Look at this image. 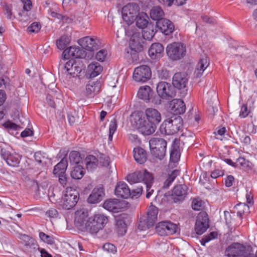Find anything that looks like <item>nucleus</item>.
<instances>
[{
    "label": "nucleus",
    "mask_w": 257,
    "mask_h": 257,
    "mask_svg": "<svg viewBox=\"0 0 257 257\" xmlns=\"http://www.w3.org/2000/svg\"><path fill=\"white\" fill-rule=\"evenodd\" d=\"M161 119L160 112L152 107L147 108L144 111H135L131 115L132 126L144 136L153 134Z\"/></svg>",
    "instance_id": "obj_1"
},
{
    "label": "nucleus",
    "mask_w": 257,
    "mask_h": 257,
    "mask_svg": "<svg viewBox=\"0 0 257 257\" xmlns=\"http://www.w3.org/2000/svg\"><path fill=\"white\" fill-rule=\"evenodd\" d=\"M127 181L131 184L143 182L146 186V197L147 198H149L154 192V190L151 189L153 177L150 173L146 170L128 175L127 176Z\"/></svg>",
    "instance_id": "obj_2"
},
{
    "label": "nucleus",
    "mask_w": 257,
    "mask_h": 257,
    "mask_svg": "<svg viewBox=\"0 0 257 257\" xmlns=\"http://www.w3.org/2000/svg\"><path fill=\"white\" fill-rule=\"evenodd\" d=\"M183 120L178 115H173L162 123L160 130L162 133L172 135L177 133L182 127Z\"/></svg>",
    "instance_id": "obj_3"
},
{
    "label": "nucleus",
    "mask_w": 257,
    "mask_h": 257,
    "mask_svg": "<svg viewBox=\"0 0 257 257\" xmlns=\"http://www.w3.org/2000/svg\"><path fill=\"white\" fill-rule=\"evenodd\" d=\"M78 199V192L74 188L69 187L63 191L62 198L58 203L63 208L69 209L76 204Z\"/></svg>",
    "instance_id": "obj_4"
},
{
    "label": "nucleus",
    "mask_w": 257,
    "mask_h": 257,
    "mask_svg": "<svg viewBox=\"0 0 257 257\" xmlns=\"http://www.w3.org/2000/svg\"><path fill=\"white\" fill-rule=\"evenodd\" d=\"M107 221V217L104 215L101 214H95L89 217L85 231L91 234L96 233L104 228Z\"/></svg>",
    "instance_id": "obj_5"
},
{
    "label": "nucleus",
    "mask_w": 257,
    "mask_h": 257,
    "mask_svg": "<svg viewBox=\"0 0 257 257\" xmlns=\"http://www.w3.org/2000/svg\"><path fill=\"white\" fill-rule=\"evenodd\" d=\"M166 53L168 57L173 61H178L186 55V46L181 42H173L166 47Z\"/></svg>",
    "instance_id": "obj_6"
},
{
    "label": "nucleus",
    "mask_w": 257,
    "mask_h": 257,
    "mask_svg": "<svg viewBox=\"0 0 257 257\" xmlns=\"http://www.w3.org/2000/svg\"><path fill=\"white\" fill-rule=\"evenodd\" d=\"M140 7L135 3H129L121 10V17L124 22L128 25L132 24L139 14Z\"/></svg>",
    "instance_id": "obj_7"
},
{
    "label": "nucleus",
    "mask_w": 257,
    "mask_h": 257,
    "mask_svg": "<svg viewBox=\"0 0 257 257\" xmlns=\"http://www.w3.org/2000/svg\"><path fill=\"white\" fill-rule=\"evenodd\" d=\"M149 145L153 155L160 160L162 159L166 151V141L161 138H152L149 141Z\"/></svg>",
    "instance_id": "obj_8"
},
{
    "label": "nucleus",
    "mask_w": 257,
    "mask_h": 257,
    "mask_svg": "<svg viewBox=\"0 0 257 257\" xmlns=\"http://www.w3.org/2000/svg\"><path fill=\"white\" fill-rule=\"evenodd\" d=\"M151 76L150 67L147 65H141L135 69L133 78L138 82H145L151 78Z\"/></svg>",
    "instance_id": "obj_9"
},
{
    "label": "nucleus",
    "mask_w": 257,
    "mask_h": 257,
    "mask_svg": "<svg viewBox=\"0 0 257 257\" xmlns=\"http://www.w3.org/2000/svg\"><path fill=\"white\" fill-rule=\"evenodd\" d=\"M157 92L162 99H170L175 96V91L173 86L166 82H161L157 86Z\"/></svg>",
    "instance_id": "obj_10"
},
{
    "label": "nucleus",
    "mask_w": 257,
    "mask_h": 257,
    "mask_svg": "<svg viewBox=\"0 0 257 257\" xmlns=\"http://www.w3.org/2000/svg\"><path fill=\"white\" fill-rule=\"evenodd\" d=\"M156 229L160 235L165 236L176 233L178 227L177 224L170 221H162L158 223Z\"/></svg>",
    "instance_id": "obj_11"
},
{
    "label": "nucleus",
    "mask_w": 257,
    "mask_h": 257,
    "mask_svg": "<svg viewBox=\"0 0 257 257\" xmlns=\"http://www.w3.org/2000/svg\"><path fill=\"white\" fill-rule=\"evenodd\" d=\"M188 77L185 73H176L173 77L172 84L174 87L180 90L183 93L187 90Z\"/></svg>",
    "instance_id": "obj_12"
},
{
    "label": "nucleus",
    "mask_w": 257,
    "mask_h": 257,
    "mask_svg": "<svg viewBox=\"0 0 257 257\" xmlns=\"http://www.w3.org/2000/svg\"><path fill=\"white\" fill-rule=\"evenodd\" d=\"M88 212L85 209H80L75 212L74 223L82 231H85L88 220Z\"/></svg>",
    "instance_id": "obj_13"
},
{
    "label": "nucleus",
    "mask_w": 257,
    "mask_h": 257,
    "mask_svg": "<svg viewBox=\"0 0 257 257\" xmlns=\"http://www.w3.org/2000/svg\"><path fill=\"white\" fill-rule=\"evenodd\" d=\"M208 218L206 213L200 212L197 216L195 230L197 234H203L208 228Z\"/></svg>",
    "instance_id": "obj_14"
},
{
    "label": "nucleus",
    "mask_w": 257,
    "mask_h": 257,
    "mask_svg": "<svg viewBox=\"0 0 257 257\" xmlns=\"http://www.w3.org/2000/svg\"><path fill=\"white\" fill-rule=\"evenodd\" d=\"M245 250L246 248L243 245L234 243L226 248L225 254L229 257L241 256L244 255Z\"/></svg>",
    "instance_id": "obj_15"
},
{
    "label": "nucleus",
    "mask_w": 257,
    "mask_h": 257,
    "mask_svg": "<svg viewBox=\"0 0 257 257\" xmlns=\"http://www.w3.org/2000/svg\"><path fill=\"white\" fill-rule=\"evenodd\" d=\"M78 43L82 48L89 51H93L98 49L99 41L89 37H85L79 39Z\"/></svg>",
    "instance_id": "obj_16"
},
{
    "label": "nucleus",
    "mask_w": 257,
    "mask_h": 257,
    "mask_svg": "<svg viewBox=\"0 0 257 257\" xmlns=\"http://www.w3.org/2000/svg\"><path fill=\"white\" fill-rule=\"evenodd\" d=\"M209 59L206 55L202 56L196 66L194 73L195 78H198L202 76L205 70L209 65Z\"/></svg>",
    "instance_id": "obj_17"
},
{
    "label": "nucleus",
    "mask_w": 257,
    "mask_h": 257,
    "mask_svg": "<svg viewBox=\"0 0 257 257\" xmlns=\"http://www.w3.org/2000/svg\"><path fill=\"white\" fill-rule=\"evenodd\" d=\"M209 59L206 55L202 56L196 66L194 73L195 78H198L202 76L205 70L209 65Z\"/></svg>",
    "instance_id": "obj_18"
},
{
    "label": "nucleus",
    "mask_w": 257,
    "mask_h": 257,
    "mask_svg": "<svg viewBox=\"0 0 257 257\" xmlns=\"http://www.w3.org/2000/svg\"><path fill=\"white\" fill-rule=\"evenodd\" d=\"M209 59L206 55L202 56L196 66L194 73L195 78H198L202 76L205 70L209 65Z\"/></svg>",
    "instance_id": "obj_19"
},
{
    "label": "nucleus",
    "mask_w": 257,
    "mask_h": 257,
    "mask_svg": "<svg viewBox=\"0 0 257 257\" xmlns=\"http://www.w3.org/2000/svg\"><path fill=\"white\" fill-rule=\"evenodd\" d=\"M156 26L165 35H169L174 30L172 22L167 19H161L156 22Z\"/></svg>",
    "instance_id": "obj_20"
},
{
    "label": "nucleus",
    "mask_w": 257,
    "mask_h": 257,
    "mask_svg": "<svg viewBox=\"0 0 257 257\" xmlns=\"http://www.w3.org/2000/svg\"><path fill=\"white\" fill-rule=\"evenodd\" d=\"M126 35L131 36L129 42L130 48L135 52L139 51L141 48V41L142 36L140 32H134L132 35L128 31H126Z\"/></svg>",
    "instance_id": "obj_21"
},
{
    "label": "nucleus",
    "mask_w": 257,
    "mask_h": 257,
    "mask_svg": "<svg viewBox=\"0 0 257 257\" xmlns=\"http://www.w3.org/2000/svg\"><path fill=\"white\" fill-rule=\"evenodd\" d=\"M114 194L118 197L127 199L130 196L131 191L126 183L119 182L116 185Z\"/></svg>",
    "instance_id": "obj_22"
},
{
    "label": "nucleus",
    "mask_w": 257,
    "mask_h": 257,
    "mask_svg": "<svg viewBox=\"0 0 257 257\" xmlns=\"http://www.w3.org/2000/svg\"><path fill=\"white\" fill-rule=\"evenodd\" d=\"M149 55L152 59L161 58L164 53V47L159 43L152 44L148 51Z\"/></svg>",
    "instance_id": "obj_23"
},
{
    "label": "nucleus",
    "mask_w": 257,
    "mask_h": 257,
    "mask_svg": "<svg viewBox=\"0 0 257 257\" xmlns=\"http://www.w3.org/2000/svg\"><path fill=\"white\" fill-rule=\"evenodd\" d=\"M187 187L186 185H180L175 186L172 190V196L174 202L183 200L187 194Z\"/></svg>",
    "instance_id": "obj_24"
},
{
    "label": "nucleus",
    "mask_w": 257,
    "mask_h": 257,
    "mask_svg": "<svg viewBox=\"0 0 257 257\" xmlns=\"http://www.w3.org/2000/svg\"><path fill=\"white\" fill-rule=\"evenodd\" d=\"M103 207L106 210L113 212H118L122 208L121 202L116 199L106 200L103 204Z\"/></svg>",
    "instance_id": "obj_25"
},
{
    "label": "nucleus",
    "mask_w": 257,
    "mask_h": 257,
    "mask_svg": "<svg viewBox=\"0 0 257 257\" xmlns=\"http://www.w3.org/2000/svg\"><path fill=\"white\" fill-rule=\"evenodd\" d=\"M170 107L172 113L175 115L184 113L186 110V106L184 102L180 99H175L171 101Z\"/></svg>",
    "instance_id": "obj_26"
},
{
    "label": "nucleus",
    "mask_w": 257,
    "mask_h": 257,
    "mask_svg": "<svg viewBox=\"0 0 257 257\" xmlns=\"http://www.w3.org/2000/svg\"><path fill=\"white\" fill-rule=\"evenodd\" d=\"M104 195L103 189L102 187L94 188L92 193L89 195L87 201L91 204L97 203L100 202Z\"/></svg>",
    "instance_id": "obj_27"
},
{
    "label": "nucleus",
    "mask_w": 257,
    "mask_h": 257,
    "mask_svg": "<svg viewBox=\"0 0 257 257\" xmlns=\"http://www.w3.org/2000/svg\"><path fill=\"white\" fill-rule=\"evenodd\" d=\"M81 51L78 47L75 46H71L66 49L63 52V58L64 59H69L80 58Z\"/></svg>",
    "instance_id": "obj_28"
},
{
    "label": "nucleus",
    "mask_w": 257,
    "mask_h": 257,
    "mask_svg": "<svg viewBox=\"0 0 257 257\" xmlns=\"http://www.w3.org/2000/svg\"><path fill=\"white\" fill-rule=\"evenodd\" d=\"M102 71V67L97 62L90 63L87 67V74L91 78H94L99 75Z\"/></svg>",
    "instance_id": "obj_29"
},
{
    "label": "nucleus",
    "mask_w": 257,
    "mask_h": 257,
    "mask_svg": "<svg viewBox=\"0 0 257 257\" xmlns=\"http://www.w3.org/2000/svg\"><path fill=\"white\" fill-rule=\"evenodd\" d=\"M153 95V91L148 85L141 87L138 92V97L144 100H149Z\"/></svg>",
    "instance_id": "obj_30"
},
{
    "label": "nucleus",
    "mask_w": 257,
    "mask_h": 257,
    "mask_svg": "<svg viewBox=\"0 0 257 257\" xmlns=\"http://www.w3.org/2000/svg\"><path fill=\"white\" fill-rule=\"evenodd\" d=\"M134 157L137 162L142 164L144 163L147 160V153L141 148H135L134 149Z\"/></svg>",
    "instance_id": "obj_31"
},
{
    "label": "nucleus",
    "mask_w": 257,
    "mask_h": 257,
    "mask_svg": "<svg viewBox=\"0 0 257 257\" xmlns=\"http://www.w3.org/2000/svg\"><path fill=\"white\" fill-rule=\"evenodd\" d=\"M149 18L148 15L144 12H139V14L137 17L136 25L139 28L142 29H145L148 24Z\"/></svg>",
    "instance_id": "obj_32"
},
{
    "label": "nucleus",
    "mask_w": 257,
    "mask_h": 257,
    "mask_svg": "<svg viewBox=\"0 0 257 257\" xmlns=\"http://www.w3.org/2000/svg\"><path fill=\"white\" fill-rule=\"evenodd\" d=\"M180 152L179 146L177 143L174 142L170 151V162L176 163L180 160Z\"/></svg>",
    "instance_id": "obj_33"
},
{
    "label": "nucleus",
    "mask_w": 257,
    "mask_h": 257,
    "mask_svg": "<svg viewBox=\"0 0 257 257\" xmlns=\"http://www.w3.org/2000/svg\"><path fill=\"white\" fill-rule=\"evenodd\" d=\"M68 166L67 161L65 159H63L58 163L54 168L53 173L55 175H60L65 174L66 169Z\"/></svg>",
    "instance_id": "obj_34"
},
{
    "label": "nucleus",
    "mask_w": 257,
    "mask_h": 257,
    "mask_svg": "<svg viewBox=\"0 0 257 257\" xmlns=\"http://www.w3.org/2000/svg\"><path fill=\"white\" fill-rule=\"evenodd\" d=\"M150 15L152 20L157 22L164 19L163 17L164 16V12L160 7L156 6L151 10Z\"/></svg>",
    "instance_id": "obj_35"
},
{
    "label": "nucleus",
    "mask_w": 257,
    "mask_h": 257,
    "mask_svg": "<svg viewBox=\"0 0 257 257\" xmlns=\"http://www.w3.org/2000/svg\"><path fill=\"white\" fill-rule=\"evenodd\" d=\"M85 165L88 171H92L96 168L98 164L97 158L93 155L87 156L85 160Z\"/></svg>",
    "instance_id": "obj_36"
},
{
    "label": "nucleus",
    "mask_w": 257,
    "mask_h": 257,
    "mask_svg": "<svg viewBox=\"0 0 257 257\" xmlns=\"http://www.w3.org/2000/svg\"><path fill=\"white\" fill-rule=\"evenodd\" d=\"M158 209L155 206H150L148 209L147 214L144 216L151 221V225H154L157 218Z\"/></svg>",
    "instance_id": "obj_37"
},
{
    "label": "nucleus",
    "mask_w": 257,
    "mask_h": 257,
    "mask_svg": "<svg viewBox=\"0 0 257 257\" xmlns=\"http://www.w3.org/2000/svg\"><path fill=\"white\" fill-rule=\"evenodd\" d=\"M156 28L152 25H149L142 31V36L145 39L150 40L156 33Z\"/></svg>",
    "instance_id": "obj_38"
},
{
    "label": "nucleus",
    "mask_w": 257,
    "mask_h": 257,
    "mask_svg": "<svg viewBox=\"0 0 257 257\" xmlns=\"http://www.w3.org/2000/svg\"><path fill=\"white\" fill-rule=\"evenodd\" d=\"M85 170L81 165H76L71 172V176L74 179H80L84 176Z\"/></svg>",
    "instance_id": "obj_39"
},
{
    "label": "nucleus",
    "mask_w": 257,
    "mask_h": 257,
    "mask_svg": "<svg viewBox=\"0 0 257 257\" xmlns=\"http://www.w3.org/2000/svg\"><path fill=\"white\" fill-rule=\"evenodd\" d=\"M8 165L11 166H17L20 163V156L17 154H10L4 158Z\"/></svg>",
    "instance_id": "obj_40"
},
{
    "label": "nucleus",
    "mask_w": 257,
    "mask_h": 257,
    "mask_svg": "<svg viewBox=\"0 0 257 257\" xmlns=\"http://www.w3.org/2000/svg\"><path fill=\"white\" fill-rule=\"evenodd\" d=\"M69 160L72 165H81L80 163L82 162V158L78 152L72 151L69 154Z\"/></svg>",
    "instance_id": "obj_41"
},
{
    "label": "nucleus",
    "mask_w": 257,
    "mask_h": 257,
    "mask_svg": "<svg viewBox=\"0 0 257 257\" xmlns=\"http://www.w3.org/2000/svg\"><path fill=\"white\" fill-rule=\"evenodd\" d=\"M236 166H240L245 171H248L251 168V163L243 157H239L237 159Z\"/></svg>",
    "instance_id": "obj_42"
},
{
    "label": "nucleus",
    "mask_w": 257,
    "mask_h": 257,
    "mask_svg": "<svg viewBox=\"0 0 257 257\" xmlns=\"http://www.w3.org/2000/svg\"><path fill=\"white\" fill-rule=\"evenodd\" d=\"M116 226L118 235H123L125 234L126 232V225L123 220L117 219Z\"/></svg>",
    "instance_id": "obj_43"
},
{
    "label": "nucleus",
    "mask_w": 257,
    "mask_h": 257,
    "mask_svg": "<svg viewBox=\"0 0 257 257\" xmlns=\"http://www.w3.org/2000/svg\"><path fill=\"white\" fill-rule=\"evenodd\" d=\"M70 38L67 36H63L57 41V48L60 50H63L69 44Z\"/></svg>",
    "instance_id": "obj_44"
},
{
    "label": "nucleus",
    "mask_w": 257,
    "mask_h": 257,
    "mask_svg": "<svg viewBox=\"0 0 257 257\" xmlns=\"http://www.w3.org/2000/svg\"><path fill=\"white\" fill-rule=\"evenodd\" d=\"M150 224H151V221L148 220L147 217H141L140 219L138 228L141 230H146L154 225Z\"/></svg>",
    "instance_id": "obj_45"
},
{
    "label": "nucleus",
    "mask_w": 257,
    "mask_h": 257,
    "mask_svg": "<svg viewBox=\"0 0 257 257\" xmlns=\"http://www.w3.org/2000/svg\"><path fill=\"white\" fill-rule=\"evenodd\" d=\"M23 4V10L22 13H19V15L21 17L24 16L27 17V12L29 11L32 8V3L30 0H21Z\"/></svg>",
    "instance_id": "obj_46"
},
{
    "label": "nucleus",
    "mask_w": 257,
    "mask_h": 257,
    "mask_svg": "<svg viewBox=\"0 0 257 257\" xmlns=\"http://www.w3.org/2000/svg\"><path fill=\"white\" fill-rule=\"evenodd\" d=\"M39 236L41 241L45 243L50 245L55 243L54 239L52 236L47 235L43 232H40Z\"/></svg>",
    "instance_id": "obj_47"
},
{
    "label": "nucleus",
    "mask_w": 257,
    "mask_h": 257,
    "mask_svg": "<svg viewBox=\"0 0 257 257\" xmlns=\"http://www.w3.org/2000/svg\"><path fill=\"white\" fill-rule=\"evenodd\" d=\"M204 202L200 199H194L192 202V207L194 210L199 211L202 210L204 207Z\"/></svg>",
    "instance_id": "obj_48"
},
{
    "label": "nucleus",
    "mask_w": 257,
    "mask_h": 257,
    "mask_svg": "<svg viewBox=\"0 0 257 257\" xmlns=\"http://www.w3.org/2000/svg\"><path fill=\"white\" fill-rule=\"evenodd\" d=\"M236 208L237 209V214L239 217H241L243 214L249 211V206L245 203L238 204Z\"/></svg>",
    "instance_id": "obj_49"
},
{
    "label": "nucleus",
    "mask_w": 257,
    "mask_h": 257,
    "mask_svg": "<svg viewBox=\"0 0 257 257\" xmlns=\"http://www.w3.org/2000/svg\"><path fill=\"white\" fill-rule=\"evenodd\" d=\"M117 128V124L116 120L113 119L111 120L109 123V136H108V140L109 141H112V137L114 133L116 131Z\"/></svg>",
    "instance_id": "obj_50"
},
{
    "label": "nucleus",
    "mask_w": 257,
    "mask_h": 257,
    "mask_svg": "<svg viewBox=\"0 0 257 257\" xmlns=\"http://www.w3.org/2000/svg\"><path fill=\"white\" fill-rule=\"evenodd\" d=\"M217 237V233L215 231L210 232L209 234L204 237L200 241L201 244L204 246L205 244L210 240L216 238Z\"/></svg>",
    "instance_id": "obj_51"
},
{
    "label": "nucleus",
    "mask_w": 257,
    "mask_h": 257,
    "mask_svg": "<svg viewBox=\"0 0 257 257\" xmlns=\"http://www.w3.org/2000/svg\"><path fill=\"white\" fill-rule=\"evenodd\" d=\"M107 51L105 49L98 51L95 54V59L99 62H103L107 56Z\"/></svg>",
    "instance_id": "obj_52"
},
{
    "label": "nucleus",
    "mask_w": 257,
    "mask_h": 257,
    "mask_svg": "<svg viewBox=\"0 0 257 257\" xmlns=\"http://www.w3.org/2000/svg\"><path fill=\"white\" fill-rule=\"evenodd\" d=\"M179 175V171L177 170H174L170 175H169L168 178L165 182V185L166 187H169V185L174 180L175 178Z\"/></svg>",
    "instance_id": "obj_53"
},
{
    "label": "nucleus",
    "mask_w": 257,
    "mask_h": 257,
    "mask_svg": "<svg viewBox=\"0 0 257 257\" xmlns=\"http://www.w3.org/2000/svg\"><path fill=\"white\" fill-rule=\"evenodd\" d=\"M98 87L95 86L93 82H90L86 85L85 93L87 95L91 94L93 92L96 91Z\"/></svg>",
    "instance_id": "obj_54"
},
{
    "label": "nucleus",
    "mask_w": 257,
    "mask_h": 257,
    "mask_svg": "<svg viewBox=\"0 0 257 257\" xmlns=\"http://www.w3.org/2000/svg\"><path fill=\"white\" fill-rule=\"evenodd\" d=\"M70 69V70L68 71L67 74H69L73 77L78 76L81 71V68L78 66L76 64H75L72 67H71Z\"/></svg>",
    "instance_id": "obj_55"
},
{
    "label": "nucleus",
    "mask_w": 257,
    "mask_h": 257,
    "mask_svg": "<svg viewBox=\"0 0 257 257\" xmlns=\"http://www.w3.org/2000/svg\"><path fill=\"white\" fill-rule=\"evenodd\" d=\"M103 249L105 251L108 253H114L116 252V248L115 246L113 244L109 243L104 244L103 246Z\"/></svg>",
    "instance_id": "obj_56"
},
{
    "label": "nucleus",
    "mask_w": 257,
    "mask_h": 257,
    "mask_svg": "<svg viewBox=\"0 0 257 257\" xmlns=\"http://www.w3.org/2000/svg\"><path fill=\"white\" fill-rule=\"evenodd\" d=\"M143 192V187H138L136 189L132 190L131 192L130 196L132 198H139L142 194Z\"/></svg>",
    "instance_id": "obj_57"
},
{
    "label": "nucleus",
    "mask_w": 257,
    "mask_h": 257,
    "mask_svg": "<svg viewBox=\"0 0 257 257\" xmlns=\"http://www.w3.org/2000/svg\"><path fill=\"white\" fill-rule=\"evenodd\" d=\"M41 28V25L39 23H33L28 28V31L31 33H37Z\"/></svg>",
    "instance_id": "obj_58"
},
{
    "label": "nucleus",
    "mask_w": 257,
    "mask_h": 257,
    "mask_svg": "<svg viewBox=\"0 0 257 257\" xmlns=\"http://www.w3.org/2000/svg\"><path fill=\"white\" fill-rule=\"evenodd\" d=\"M128 138L134 145L137 146L141 144V140L136 134H130L128 135Z\"/></svg>",
    "instance_id": "obj_59"
},
{
    "label": "nucleus",
    "mask_w": 257,
    "mask_h": 257,
    "mask_svg": "<svg viewBox=\"0 0 257 257\" xmlns=\"http://www.w3.org/2000/svg\"><path fill=\"white\" fill-rule=\"evenodd\" d=\"M3 125L6 128L13 130H17L20 128V126L18 125L11 121H7L5 122L3 124Z\"/></svg>",
    "instance_id": "obj_60"
},
{
    "label": "nucleus",
    "mask_w": 257,
    "mask_h": 257,
    "mask_svg": "<svg viewBox=\"0 0 257 257\" xmlns=\"http://www.w3.org/2000/svg\"><path fill=\"white\" fill-rule=\"evenodd\" d=\"M34 157L36 161L39 163H43L45 162V157L41 152L35 153Z\"/></svg>",
    "instance_id": "obj_61"
},
{
    "label": "nucleus",
    "mask_w": 257,
    "mask_h": 257,
    "mask_svg": "<svg viewBox=\"0 0 257 257\" xmlns=\"http://www.w3.org/2000/svg\"><path fill=\"white\" fill-rule=\"evenodd\" d=\"M46 213L50 218H55L58 216L57 210L54 208L49 209Z\"/></svg>",
    "instance_id": "obj_62"
},
{
    "label": "nucleus",
    "mask_w": 257,
    "mask_h": 257,
    "mask_svg": "<svg viewBox=\"0 0 257 257\" xmlns=\"http://www.w3.org/2000/svg\"><path fill=\"white\" fill-rule=\"evenodd\" d=\"M224 174L223 171L220 169H215L211 174L212 178H217L219 177L222 176Z\"/></svg>",
    "instance_id": "obj_63"
},
{
    "label": "nucleus",
    "mask_w": 257,
    "mask_h": 257,
    "mask_svg": "<svg viewBox=\"0 0 257 257\" xmlns=\"http://www.w3.org/2000/svg\"><path fill=\"white\" fill-rule=\"evenodd\" d=\"M249 113V110L247 109V106L246 105H243L241 108L239 115L241 117L244 118L246 117Z\"/></svg>",
    "instance_id": "obj_64"
}]
</instances>
